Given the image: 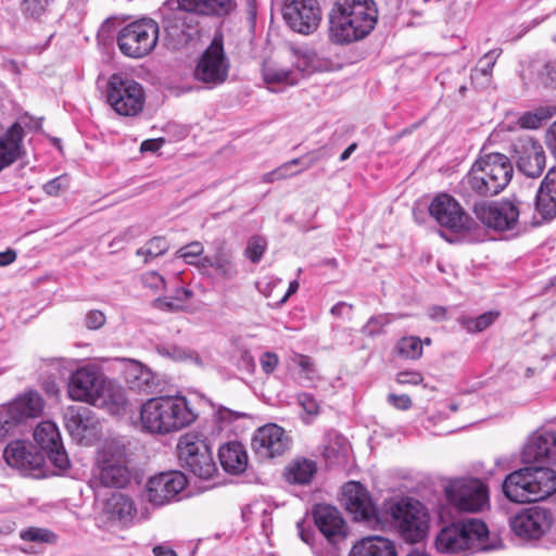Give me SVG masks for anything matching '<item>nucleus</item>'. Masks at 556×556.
Masks as SVG:
<instances>
[{"label":"nucleus","instance_id":"nucleus-10","mask_svg":"<svg viewBox=\"0 0 556 556\" xmlns=\"http://www.w3.org/2000/svg\"><path fill=\"white\" fill-rule=\"evenodd\" d=\"M106 99L117 114L135 116L143 109L144 91L134 79L113 74L108 81Z\"/></svg>","mask_w":556,"mask_h":556},{"label":"nucleus","instance_id":"nucleus-5","mask_svg":"<svg viewBox=\"0 0 556 556\" xmlns=\"http://www.w3.org/2000/svg\"><path fill=\"white\" fill-rule=\"evenodd\" d=\"M195 414L182 396L149 399L140 410L141 426L150 433H169L189 426Z\"/></svg>","mask_w":556,"mask_h":556},{"label":"nucleus","instance_id":"nucleus-44","mask_svg":"<svg viewBox=\"0 0 556 556\" xmlns=\"http://www.w3.org/2000/svg\"><path fill=\"white\" fill-rule=\"evenodd\" d=\"M498 317V313L485 312L478 317H462L460 325L469 333H478L490 327Z\"/></svg>","mask_w":556,"mask_h":556},{"label":"nucleus","instance_id":"nucleus-41","mask_svg":"<svg viewBox=\"0 0 556 556\" xmlns=\"http://www.w3.org/2000/svg\"><path fill=\"white\" fill-rule=\"evenodd\" d=\"M157 353L161 356L174 359V361H190L194 363L198 367L203 368L205 366V362L203 358L194 351L178 346V345H159L156 348Z\"/></svg>","mask_w":556,"mask_h":556},{"label":"nucleus","instance_id":"nucleus-15","mask_svg":"<svg viewBox=\"0 0 556 556\" xmlns=\"http://www.w3.org/2000/svg\"><path fill=\"white\" fill-rule=\"evenodd\" d=\"M228 72L229 60L224 51L223 37L215 36L201 55L194 70V77L212 88L225 83Z\"/></svg>","mask_w":556,"mask_h":556},{"label":"nucleus","instance_id":"nucleus-55","mask_svg":"<svg viewBox=\"0 0 556 556\" xmlns=\"http://www.w3.org/2000/svg\"><path fill=\"white\" fill-rule=\"evenodd\" d=\"M501 52L502 51L500 49H493V50L486 52L479 60V64L481 65V73L483 75H489L492 72L493 66L495 65L496 59L500 56Z\"/></svg>","mask_w":556,"mask_h":556},{"label":"nucleus","instance_id":"nucleus-7","mask_svg":"<svg viewBox=\"0 0 556 556\" xmlns=\"http://www.w3.org/2000/svg\"><path fill=\"white\" fill-rule=\"evenodd\" d=\"M392 526L407 543L421 542L430 528V515L427 507L418 500L403 497L391 505Z\"/></svg>","mask_w":556,"mask_h":556},{"label":"nucleus","instance_id":"nucleus-45","mask_svg":"<svg viewBox=\"0 0 556 556\" xmlns=\"http://www.w3.org/2000/svg\"><path fill=\"white\" fill-rule=\"evenodd\" d=\"M168 250V243L163 237H154L136 252L138 256L144 257V263L163 255Z\"/></svg>","mask_w":556,"mask_h":556},{"label":"nucleus","instance_id":"nucleus-30","mask_svg":"<svg viewBox=\"0 0 556 556\" xmlns=\"http://www.w3.org/2000/svg\"><path fill=\"white\" fill-rule=\"evenodd\" d=\"M293 67L303 74L324 72L329 70V61L318 55L308 46H291L290 49Z\"/></svg>","mask_w":556,"mask_h":556},{"label":"nucleus","instance_id":"nucleus-29","mask_svg":"<svg viewBox=\"0 0 556 556\" xmlns=\"http://www.w3.org/2000/svg\"><path fill=\"white\" fill-rule=\"evenodd\" d=\"M535 210L543 220L556 218V166L548 169L535 195Z\"/></svg>","mask_w":556,"mask_h":556},{"label":"nucleus","instance_id":"nucleus-11","mask_svg":"<svg viewBox=\"0 0 556 556\" xmlns=\"http://www.w3.org/2000/svg\"><path fill=\"white\" fill-rule=\"evenodd\" d=\"M97 479L103 486L124 488L131 479L128 460L123 448L106 444L98 452Z\"/></svg>","mask_w":556,"mask_h":556},{"label":"nucleus","instance_id":"nucleus-6","mask_svg":"<svg viewBox=\"0 0 556 556\" xmlns=\"http://www.w3.org/2000/svg\"><path fill=\"white\" fill-rule=\"evenodd\" d=\"M502 491L515 503L543 501L556 492V471L545 466L520 468L506 476Z\"/></svg>","mask_w":556,"mask_h":556},{"label":"nucleus","instance_id":"nucleus-1","mask_svg":"<svg viewBox=\"0 0 556 556\" xmlns=\"http://www.w3.org/2000/svg\"><path fill=\"white\" fill-rule=\"evenodd\" d=\"M236 8V0H166L159 12L166 37L178 49L200 37V17L223 18Z\"/></svg>","mask_w":556,"mask_h":556},{"label":"nucleus","instance_id":"nucleus-19","mask_svg":"<svg viewBox=\"0 0 556 556\" xmlns=\"http://www.w3.org/2000/svg\"><path fill=\"white\" fill-rule=\"evenodd\" d=\"M447 501L459 510L479 511L489 502L486 485L479 479L458 480L445 488Z\"/></svg>","mask_w":556,"mask_h":556},{"label":"nucleus","instance_id":"nucleus-60","mask_svg":"<svg viewBox=\"0 0 556 556\" xmlns=\"http://www.w3.org/2000/svg\"><path fill=\"white\" fill-rule=\"evenodd\" d=\"M388 402L397 409L406 410L412 406V400L406 394L396 395L394 393H390L388 395Z\"/></svg>","mask_w":556,"mask_h":556},{"label":"nucleus","instance_id":"nucleus-23","mask_svg":"<svg viewBox=\"0 0 556 556\" xmlns=\"http://www.w3.org/2000/svg\"><path fill=\"white\" fill-rule=\"evenodd\" d=\"M34 439L52 465L61 473L70 468V458L63 446L58 426L52 421L40 422L34 431Z\"/></svg>","mask_w":556,"mask_h":556},{"label":"nucleus","instance_id":"nucleus-64","mask_svg":"<svg viewBox=\"0 0 556 556\" xmlns=\"http://www.w3.org/2000/svg\"><path fill=\"white\" fill-rule=\"evenodd\" d=\"M164 143H165V140L163 138L147 139L141 143L140 151L141 152H156L163 147Z\"/></svg>","mask_w":556,"mask_h":556},{"label":"nucleus","instance_id":"nucleus-61","mask_svg":"<svg viewBox=\"0 0 556 556\" xmlns=\"http://www.w3.org/2000/svg\"><path fill=\"white\" fill-rule=\"evenodd\" d=\"M518 123L522 128L528 129H535L542 125L535 112H526L519 117Z\"/></svg>","mask_w":556,"mask_h":556},{"label":"nucleus","instance_id":"nucleus-48","mask_svg":"<svg viewBox=\"0 0 556 556\" xmlns=\"http://www.w3.org/2000/svg\"><path fill=\"white\" fill-rule=\"evenodd\" d=\"M49 0H21L22 12L29 17L40 18L48 10Z\"/></svg>","mask_w":556,"mask_h":556},{"label":"nucleus","instance_id":"nucleus-38","mask_svg":"<svg viewBox=\"0 0 556 556\" xmlns=\"http://www.w3.org/2000/svg\"><path fill=\"white\" fill-rule=\"evenodd\" d=\"M104 513L111 520H129L134 513V502L124 494H113L104 504Z\"/></svg>","mask_w":556,"mask_h":556},{"label":"nucleus","instance_id":"nucleus-40","mask_svg":"<svg viewBox=\"0 0 556 556\" xmlns=\"http://www.w3.org/2000/svg\"><path fill=\"white\" fill-rule=\"evenodd\" d=\"M316 471L317 466L314 460L298 459L288 467L286 478L291 483L306 484L311 482Z\"/></svg>","mask_w":556,"mask_h":556},{"label":"nucleus","instance_id":"nucleus-33","mask_svg":"<svg viewBox=\"0 0 556 556\" xmlns=\"http://www.w3.org/2000/svg\"><path fill=\"white\" fill-rule=\"evenodd\" d=\"M218 458L223 469L231 475L242 473L248 466V454L238 441L223 444L218 450Z\"/></svg>","mask_w":556,"mask_h":556},{"label":"nucleus","instance_id":"nucleus-12","mask_svg":"<svg viewBox=\"0 0 556 556\" xmlns=\"http://www.w3.org/2000/svg\"><path fill=\"white\" fill-rule=\"evenodd\" d=\"M472 212L486 228L504 232L515 230L518 226L520 211L509 200L471 201Z\"/></svg>","mask_w":556,"mask_h":556},{"label":"nucleus","instance_id":"nucleus-39","mask_svg":"<svg viewBox=\"0 0 556 556\" xmlns=\"http://www.w3.org/2000/svg\"><path fill=\"white\" fill-rule=\"evenodd\" d=\"M264 81L268 85L285 84L293 86L298 84L295 72L274 61H265L262 66Z\"/></svg>","mask_w":556,"mask_h":556},{"label":"nucleus","instance_id":"nucleus-28","mask_svg":"<svg viewBox=\"0 0 556 556\" xmlns=\"http://www.w3.org/2000/svg\"><path fill=\"white\" fill-rule=\"evenodd\" d=\"M23 138L24 129L18 123L9 128L0 125V172L22 156Z\"/></svg>","mask_w":556,"mask_h":556},{"label":"nucleus","instance_id":"nucleus-63","mask_svg":"<svg viewBox=\"0 0 556 556\" xmlns=\"http://www.w3.org/2000/svg\"><path fill=\"white\" fill-rule=\"evenodd\" d=\"M546 144L552 155L556 159V121H554L546 131Z\"/></svg>","mask_w":556,"mask_h":556},{"label":"nucleus","instance_id":"nucleus-9","mask_svg":"<svg viewBox=\"0 0 556 556\" xmlns=\"http://www.w3.org/2000/svg\"><path fill=\"white\" fill-rule=\"evenodd\" d=\"M181 466L201 479H210L216 472V465L210 446L197 433L188 432L177 444Z\"/></svg>","mask_w":556,"mask_h":556},{"label":"nucleus","instance_id":"nucleus-35","mask_svg":"<svg viewBox=\"0 0 556 556\" xmlns=\"http://www.w3.org/2000/svg\"><path fill=\"white\" fill-rule=\"evenodd\" d=\"M5 406L20 424L25 419L38 417L43 409V401L39 393L28 391Z\"/></svg>","mask_w":556,"mask_h":556},{"label":"nucleus","instance_id":"nucleus-16","mask_svg":"<svg viewBox=\"0 0 556 556\" xmlns=\"http://www.w3.org/2000/svg\"><path fill=\"white\" fill-rule=\"evenodd\" d=\"M517 169L527 177H540L546 166V154L539 139L530 135L515 138L510 144Z\"/></svg>","mask_w":556,"mask_h":556},{"label":"nucleus","instance_id":"nucleus-31","mask_svg":"<svg viewBox=\"0 0 556 556\" xmlns=\"http://www.w3.org/2000/svg\"><path fill=\"white\" fill-rule=\"evenodd\" d=\"M91 405L99 406L111 415H121L125 412L127 405L125 390L121 386L105 379L102 390Z\"/></svg>","mask_w":556,"mask_h":556},{"label":"nucleus","instance_id":"nucleus-18","mask_svg":"<svg viewBox=\"0 0 556 556\" xmlns=\"http://www.w3.org/2000/svg\"><path fill=\"white\" fill-rule=\"evenodd\" d=\"M554 522V514L542 506L522 508L509 519L513 532L526 540L543 538Z\"/></svg>","mask_w":556,"mask_h":556},{"label":"nucleus","instance_id":"nucleus-17","mask_svg":"<svg viewBox=\"0 0 556 556\" xmlns=\"http://www.w3.org/2000/svg\"><path fill=\"white\" fill-rule=\"evenodd\" d=\"M186 475L178 470L160 472L146 483V497L154 506H164L179 501L181 492L187 488Z\"/></svg>","mask_w":556,"mask_h":556},{"label":"nucleus","instance_id":"nucleus-14","mask_svg":"<svg viewBox=\"0 0 556 556\" xmlns=\"http://www.w3.org/2000/svg\"><path fill=\"white\" fill-rule=\"evenodd\" d=\"M341 503L355 521L372 528L381 522L371 495L361 482L349 481L342 486Z\"/></svg>","mask_w":556,"mask_h":556},{"label":"nucleus","instance_id":"nucleus-13","mask_svg":"<svg viewBox=\"0 0 556 556\" xmlns=\"http://www.w3.org/2000/svg\"><path fill=\"white\" fill-rule=\"evenodd\" d=\"M429 213L441 227L455 235L469 232L476 226L475 219L447 193H440L431 201Z\"/></svg>","mask_w":556,"mask_h":556},{"label":"nucleus","instance_id":"nucleus-56","mask_svg":"<svg viewBox=\"0 0 556 556\" xmlns=\"http://www.w3.org/2000/svg\"><path fill=\"white\" fill-rule=\"evenodd\" d=\"M105 315L98 309L89 311L85 317L86 327L90 330L100 329L105 324Z\"/></svg>","mask_w":556,"mask_h":556},{"label":"nucleus","instance_id":"nucleus-4","mask_svg":"<svg viewBox=\"0 0 556 556\" xmlns=\"http://www.w3.org/2000/svg\"><path fill=\"white\" fill-rule=\"evenodd\" d=\"M434 545L443 554L465 551H492L502 546L497 535H490L486 525L475 518L444 526L435 536Z\"/></svg>","mask_w":556,"mask_h":556},{"label":"nucleus","instance_id":"nucleus-49","mask_svg":"<svg viewBox=\"0 0 556 556\" xmlns=\"http://www.w3.org/2000/svg\"><path fill=\"white\" fill-rule=\"evenodd\" d=\"M541 84L551 89H556V60L549 61L539 72Z\"/></svg>","mask_w":556,"mask_h":556},{"label":"nucleus","instance_id":"nucleus-26","mask_svg":"<svg viewBox=\"0 0 556 556\" xmlns=\"http://www.w3.org/2000/svg\"><path fill=\"white\" fill-rule=\"evenodd\" d=\"M251 444L258 457L274 458L289 448L290 440L281 427L268 424L257 429Z\"/></svg>","mask_w":556,"mask_h":556},{"label":"nucleus","instance_id":"nucleus-37","mask_svg":"<svg viewBox=\"0 0 556 556\" xmlns=\"http://www.w3.org/2000/svg\"><path fill=\"white\" fill-rule=\"evenodd\" d=\"M325 156L323 149H318L307 153L304 156L293 159L289 162L281 164L277 167V175L279 179L295 176L303 170L311 168L315 163Z\"/></svg>","mask_w":556,"mask_h":556},{"label":"nucleus","instance_id":"nucleus-2","mask_svg":"<svg viewBox=\"0 0 556 556\" xmlns=\"http://www.w3.org/2000/svg\"><path fill=\"white\" fill-rule=\"evenodd\" d=\"M514 165L510 159L498 152L480 156L470 170L457 184L455 192L467 204L478 197H493L501 193L510 182Z\"/></svg>","mask_w":556,"mask_h":556},{"label":"nucleus","instance_id":"nucleus-59","mask_svg":"<svg viewBox=\"0 0 556 556\" xmlns=\"http://www.w3.org/2000/svg\"><path fill=\"white\" fill-rule=\"evenodd\" d=\"M247 414L236 412L226 407H219L216 412V418L220 422H232L239 418L245 417Z\"/></svg>","mask_w":556,"mask_h":556},{"label":"nucleus","instance_id":"nucleus-51","mask_svg":"<svg viewBox=\"0 0 556 556\" xmlns=\"http://www.w3.org/2000/svg\"><path fill=\"white\" fill-rule=\"evenodd\" d=\"M70 179L66 175H61L49 180L43 185V190L47 194L56 197L68 188Z\"/></svg>","mask_w":556,"mask_h":556},{"label":"nucleus","instance_id":"nucleus-57","mask_svg":"<svg viewBox=\"0 0 556 556\" xmlns=\"http://www.w3.org/2000/svg\"><path fill=\"white\" fill-rule=\"evenodd\" d=\"M278 362H279L278 355L273 352H265L262 354V356L260 358L262 370L266 375H270L271 372H274V370L276 369V367L278 365Z\"/></svg>","mask_w":556,"mask_h":556},{"label":"nucleus","instance_id":"nucleus-54","mask_svg":"<svg viewBox=\"0 0 556 556\" xmlns=\"http://www.w3.org/2000/svg\"><path fill=\"white\" fill-rule=\"evenodd\" d=\"M395 380L399 384L418 386L422 383L424 377L419 371L403 370L397 372Z\"/></svg>","mask_w":556,"mask_h":556},{"label":"nucleus","instance_id":"nucleus-22","mask_svg":"<svg viewBox=\"0 0 556 556\" xmlns=\"http://www.w3.org/2000/svg\"><path fill=\"white\" fill-rule=\"evenodd\" d=\"M3 457L10 467L18 469L24 475L36 478L42 476L45 454L28 442L22 440L10 442L3 451Z\"/></svg>","mask_w":556,"mask_h":556},{"label":"nucleus","instance_id":"nucleus-32","mask_svg":"<svg viewBox=\"0 0 556 556\" xmlns=\"http://www.w3.org/2000/svg\"><path fill=\"white\" fill-rule=\"evenodd\" d=\"M125 379L131 390L146 394L154 393L159 384L155 375L137 361H129L125 370Z\"/></svg>","mask_w":556,"mask_h":556},{"label":"nucleus","instance_id":"nucleus-3","mask_svg":"<svg viewBox=\"0 0 556 556\" xmlns=\"http://www.w3.org/2000/svg\"><path fill=\"white\" fill-rule=\"evenodd\" d=\"M378 22L374 0H336L329 13V37L338 45H346L368 36Z\"/></svg>","mask_w":556,"mask_h":556},{"label":"nucleus","instance_id":"nucleus-42","mask_svg":"<svg viewBox=\"0 0 556 556\" xmlns=\"http://www.w3.org/2000/svg\"><path fill=\"white\" fill-rule=\"evenodd\" d=\"M349 556H382V536L362 538L352 546Z\"/></svg>","mask_w":556,"mask_h":556},{"label":"nucleus","instance_id":"nucleus-36","mask_svg":"<svg viewBox=\"0 0 556 556\" xmlns=\"http://www.w3.org/2000/svg\"><path fill=\"white\" fill-rule=\"evenodd\" d=\"M350 453L351 445L349 441L340 434L329 435L323 451V455L330 466H344L348 463Z\"/></svg>","mask_w":556,"mask_h":556},{"label":"nucleus","instance_id":"nucleus-58","mask_svg":"<svg viewBox=\"0 0 556 556\" xmlns=\"http://www.w3.org/2000/svg\"><path fill=\"white\" fill-rule=\"evenodd\" d=\"M299 404L309 415H316L318 413V403L313 395L308 393H301L298 396Z\"/></svg>","mask_w":556,"mask_h":556},{"label":"nucleus","instance_id":"nucleus-25","mask_svg":"<svg viewBox=\"0 0 556 556\" xmlns=\"http://www.w3.org/2000/svg\"><path fill=\"white\" fill-rule=\"evenodd\" d=\"M521 459L525 464L556 465V430L540 429L529 435Z\"/></svg>","mask_w":556,"mask_h":556},{"label":"nucleus","instance_id":"nucleus-53","mask_svg":"<svg viewBox=\"0 0 556 556\" xmlns=\"http://www.w3.org/2000/svg\"><path fill=\"white\" fill-rule=\"evenodd\" d=\"M141 282L153 292H160L165 288V280L157 271H147L141 276Z\"/></svg>","mask_w":556,"mask_h":556},{"label":"nucleus","instance_id":"nucleus-8","mask_svg":"<svg viewBox=\"0 0 556 556\" xmlns=\"http://www.w3.org/2000/svg\"><path fill=\"white\" fill-rule=\"evenodd\" d=\"M159 34L160 25L152 18L143 17L122 27L116 43L125 56L141 59L155 49Z\"/></svg>","mask_w":556,"mask_h":556},{"label":"nucleus","instance_id":"nucleus-43","mask_svg":"<svg viewBox=\"0 0 556 556\" xmlns=\"http://www.w3.org/2000/svg\"><path fill=\"white\" fill-rule=\"evenodd\" d=\"M395 351L407 359H418L422 355V341L416 336L403 337L397 341Z\"/></svg>","mask_w":556,"mask_h":556},{"label":"nucleus","instance_id":"nucleus-46","mask_svg":"<svg viewBox=\"0 0 556 556\" xmlns=\"http://www.w3.org/2000/svg\"><path fill=\"white\" fill-rule=\"evenodd\" d=\"M204 248L201 242L193 241L191 243L181 247L177 251V256L182 258L187 264L194 265L202 269V256Z\"/></svg>","mask_w":556,"mask_h":556},{"label":"nucleus","instance_id":"nucleus-47","mask_svg":"<svg viewBox=\"0 0 556 556\" xmlns=\"http://www.w3.org/2000/svg\"><path fill=\"white\" fill-rule=\"evenodd\" d=\"M267 242L260 236L249 239L244 255L254 264L258 263L266 251Z\"/></svg>","mask_w":556,"mask_h":556},{"label":"nucleus","instance_id":"nucleus-20","mask_svg":"<svg viewBox=\"0 0 556 556\" xmlns=\"http://www.w3.org/2000/svg\"><path fill=\"white\" fill-rule=\"evenodd\" d=\"M283 18L296 33H314L321 21L317 0H288L283 7Z\"/></svg>","mask_w":556,"mask_h":556},{"label":"nucleus","instance_id":"nucleus-21","mask_svg":"<svg viewBox=\"0 0 556 556\" xmlns=\"http://www.w3.org/2000/svg\"><path fill=\"white\" fill-rule=\"evenodd\" d=\"M105 379L96 366H81L70 376L67 383L68 396L74 401L92 404L102 390Z\"/></svg>","mask_w":556,"mask_h":556},{"label":"nucleus","instance_id":"nucleus-34","mask_svg":"<svg viewBox=\"0 0 556 556\" xmlns=\"http://www.w3.org/2000/svg\"><path fill=\"white\" fill-rule=\"evenodd\" d=\"M206 268H213L218 278L227 281L233 280L238 276L233 253L224 247H219L214 255L204 256L202 269Z\"/></svg>","mask_w":556,"mask_h":556},{"label":"nucleus","instance_id":"nucleus-27","mask_svg":"<svg viewBox=\"0 0 556 556\" xmlns=\"http://www.w3.org/2000/svg\"><path fill=\"white\" fill-rule=\"evenodd\" d=\"M316 527L330 543H338L348 535V527L341 513L331 505L317 504L313 508Z\"/></svg>","mask_w":556,"mask_h":556},{"label":"nucleus","instance_id":"nucleus-62","mask_svg":"<svg viewBox=\"0 0 556 556\" xmlns=\"http://www.w3.org/2000/svg\"><path fill=\"white\" fill-rule=\"evenodd\" d=\"M154 304L157 308L176 312L182 308V303H178L175 299H156Z\"/></svg>","mask_w":556,"mask_h":556},{"label":"nucleus","instance_id":"nucleus-52","mask_svg":"<svg viewBox=\"0 0 556 556\" xmlns=\"http://www.w3.org/2000/svg\"><path fill=\"white\" fill-rule=\"evenodd\" d=\"M17 425V421L11 415L5 405L0 406V442L11 432Z\"/></svg>","mask_w":556,"mask_h":556},{"label":"nucleus","instance_id":"nucleus-50","mask_svg":"<svg viewBox=\"0 0 556 556\" xmlns=\"http://www.w3.org/2000/svg\"><path fill=\"white\" fill-rule=\"evenodd\" d=\"M21 539L29 542H51L53 533L41 528H29L20 534Z\"/></svg>","mask_w":556,"mask_h":556},{"label":"nucleus","instance_id":"nucleus-24","mask_svg":"<svg viewBox=\"0 0 556 556\" xmlns=\"http://www.w3.org/2000/svg\"><path fill=\"white\" fill-rule=\"evenodd\" d=\"M64 424L70 435L86 445L91 444L99 434V420L85 406H68L64 412Z\"/></svg>","mask_w":556,"mask_h":556}]
</instances>
